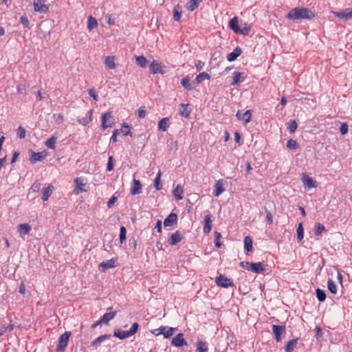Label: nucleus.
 Returning <instances> with one entry per match:
<instances>
[{
  "mask_svg": "<svg viewBox=\"0 0 352 352\" xmlns=\"http://www.w3.org/2000/svg\"><path fill=\"white\" fill-rule=\"evenodd\" d=\"M314 16V12L307 8H293L287 13V19L292 21L311 19Z\"/></svg>",
  "mask_w": 352,
  "mask_h": 352,
  "instance_id": "1",
  "label": "nucleus"
},
{
  "mask_svg": "<svg viewBox=\"0 0 352 352\" xmlns=\"http://www.w3.org/2000/svg\"><path fill=\"white\" fill-rule=\"evenodd\" d=\"M138 323L135 322L132 324L129 331H123L119 329H115L113 336L120 338V340H124L126 338L133 336L138 331Z\"/></svg>",
  "mask_w": 352,
  "mask_h": 352,
  "instance_id": "2",
  "label": "nucleus"
},
{
  "mask_svg": "<svg viewBox=\"0 0 352 352\" xmlns=\"http://www.w3.org/2000/svg\"><path fill=\"white\" fill-rule=\"evenodd\" d=\"M71 336L70 331H65L58 338V343L56 346V351H64L68 344L69 339Z\"/></svg>",
  "mask_w": 352,
  "mask_h": 352,
  "instance_id": "3",
  "label": "nucleus"
},
{
  "mask_svg": "<svg viewBox=\"0 0 352 352\" xmlns=\"http://www.w3.org/2000/svg\"><path fill=\"white\" fill-rule=\"evenodd\" d=\"M101 121V126L104 130L108 127H112L114 125L112 113L110 111L105 112L102 115Z\"/></svg>",
  "mask_w": 352,
  "mask_h": 352,
  "instance_id": "4",
  "label": "nucleus"
},
{
  "mask_svg": "<svg viewBox=\"0 0 352 352\" xmlns=\"http://www.w3.org/2000/svg\"><path fill=\"white\" fill-rule=\"evenodd\" d=\"M216 284L221 287L228 288L230 286H233V281L226 277L224 275H219L215 278Z\"/></svg>",
  "mask_w": 352,
  "mask_h": 352,
  "instance_id": "5",
  "label": "nucleus"
},
{
  "mask_svg": "<svg viewBox=\"0 0 352 352\" xmlns=\"http://www.w3.org/2000/svg\"><path fill=\"white\" fill-rule=\"evenodd\" d=\"M34 10L39 13H46L49 7L45 4V0H34L33 2Z\"/></svg>",
  "mask_w": 352,
  "mask_h": 352,
  "instance_id": "6",
  "label": "nucleus"
},
{
  "mask_svg": "<svg viewBox=\"0 0 352 352\" xmlns=\"http://www.w3.org/2000/svg\"><path fill=\"white\" fill-rule=\"evenodd\" d=\"M333 13L336 16L344 21H347L352 18L351 8H345L339 12H333Z\"/></svg>",
  "mask_w": 352,
  "mask_h": 352,
  "instance_id": "7",
  "label": "nucleus"
},
{
  "mask_svg": "<svg viewBox=\"0 0 352 352\" xmlns=\"http://www.w3.org/2000/svg\"><path fill=\"white\" fill-rule=\"evenodd\" d=\"M272 332L274 335V338L276 342L282 340L281 335L285 333V327L282 325H272Z\"/></svg>",
  "mask_w": 352,
  "mask_h": 352,
  "instance_id": "8",
  "label": "nucleus"
},
{
  "mask_svg": "<svg viewBox=\"0 0 352 352\" xmlns=\"http://www.w3.org/2000/svg\"><path fill=\"white\" fill-rule=\"evenodd\" d=\"M171 344L176 347H181L183 346H187L188 343L184 338V334L182 333H179L172 339Z\"/></svg>",
  "mask_w": 352,
  "mask_h": 352,
  "instance_id": "9",
  "label": "nucleus"
},
{
  "mask_svg": "<svg viewBox=\"0 0 352 352\" xmlns=\"http://www.w3.org/2000/svg\"><path fill=\"white\" fill-rule=\"evenodd\" d=\"M158 330L159 332L157 333V335L162 334L165 338H169L177 330V328L161 326L158 328Z\"/></svg>",
  "mask_w": 352,
  "mask_h": 352,
  "instance_id": "10",
  "label": "nucleus"
},
{
  "mask_svg": "<svg viewBox=\"0 0 352 352\" xmlns=\"http://www.w3.org/2000/svg\"><path fill=\"white\" fill-rule=\"evenodd\" d=\"M149 68H150L151 72L153 74H163L164 73V72L163 70V65H162L161 63L156 61V60L152 61V63L150 64Z\"/></svg>",
  "mask_w": 352,
  "mask_h": 352,
  "instance_id": "11",
  "label": "nucleus"
},
{
  "mask_svg": "<svg viewBox=\"0 0 352 352\" xmlns=\"http://www.w3.org/2000/svg\"><path fill=\"white\" fill-rule=\"evenodd\" d=\"M182 239V234L179 230H177L175 232L170 234L168 242L170 245L173 246L176 245L178 243H179Z\"/></svg>",
  "mask_w": 352,
  "mask_h": 352,
  "instance_id": "12",
  "label": "nucleus"
},
{
  "mask_svg": "<svg viewBox=\"0 0 352 352\" xmlns=\"http://www.w3.org/2000/svg\"><path fill=\"white\" fill-rule=\"evenodd\" d=\"M142 186L140 181L133 179L130 192L132 195H139L142 192Z\"/></svg>",
  "mask_w": 352,
  "mask_h": 352,
  "instance_id": "13",
  "label": "nucleus"
},
{
  "mask_svg": "<svg viewBox=\"0 0 352 352\" xmlns=\"http://www.w3.org/2000/svg\"><path fill=\"white\" fill-rule=\"evenodd\" d=\"M177 222V215L175 213L171 212L164 221V226L165 227L172 226Z\"/></svg>",
  "mask_w": 352,
  "mask_h": 352,
  "instance_id": "14",
  "label": "nucleus"
},
{
  "mask_svg": "<svg viewBox=\"0 0 352 352\" xmlns=\"http://www.w3.org/2000/svg\"><path fill=\"white\" fill-rule=\"evenodd\" d=\"M46 156V153L44 151L43 152H32V155L30 157V161L31 163L34 164L36 162H41L44 160Z\"/></svg>",
  "mask_w": 352,
  "mask_h": 352,
  "instance_id": "15",
  "label": "nucleus"
},
{
  "mask_svg": "<svg viewBox=\"0 0 352 352\" xmlns=\"http://www.w3.org/2000/svg\"><path fill=\"white\" fill-rule=\"evenodd\" d=\"M302 181L304 186L308 188L316 187V182L312 177L303 175Z\"/></svg>",
  "mask_w": 352,
  "mask_h": 352,
  "instance_id": "16",
  "label": "nucleus"
},
{
  "mask_svg": "<svg viewBox=\"0 0 352 352\" xmlns=\"http://www.w3.org/2000/svg\"><path fill=\"white\" fill-rule=\"evenodd\" d=\"M245 74L243 72H234L233 73V81L232 82V85H239L240 82H242L245 80Z\"/></svg>",
  "mask_w": 352,
  "mask_h": 352,
  "instance_id": "17",
  "label": "nucleus"
},
{
  "mask_svg": "<svg viewBox=\"0 0 352 352\" xmlns=\"http://www.w3.org/2000/svg\"><path fill=\"white\" fill-rule=\"evenodd\" d=\"M265 267L263 265L262 263L258 262V263H251L250 265V271L259 274L265 271Z\"/></svg>",
  "mask_w": 352,
  "mask_h": 352,
  "instance_id": "18",
  "label": "nucleus"
},
{
  "mask_svg": "<svg viewBox=\"0 0 352 352\" xmlns=\"http://www.w3.org/2000/svg\"><path fill=\"white\" fill-rule=\"evenodd\" d=\"M212 229V220L211 215L210 214H207L204 217V226L203 228V230L204 233L208 234Z\"/></svg>",
  "mask_w": 352,
  "mask_h": 352,
  "instance_id": "19",
  "label": "nucleus"
},
{
  "mask_svg": "<svg viewBox=\"0 0 352 352\" xmlns=\"http://www.w3.org/2000/svg\"><path fill=\"white\" fill-rule=\"evenodd\" d=\"M242 50L240 47L237 46L232 52L230 53L227 56V60L229 62L235 60L241 54Z\"/></svg>",
  "mask_w": 352,
  "mask_h": 352,
  "instance_id": "20",
  "label": "nucleus"
},
{
  "mask_svg": "<svg viewBox=\"0 0 352 352\" xmlns=\"http://www.w3.org/2000/svg\"><path fill=\"white\" fill-rule=\"evenodd\" d=\"M214 187L215 190L214 191V195L215 197H218L225 190V188L223 187V180L219 179L214 184Z\"/></svg>",
  "mask_w": 352,
  "mask_h": 352,
  "instance_id": "21",
  "label": "nucleus"
},
{
  "mask_svg": "<svg viewBox=\"0 0 352 352\" xmlns=\"http://www.w3.org/2000/svg\"><path fill=\"white\" fill-rule=\"evenodd\" d=\"M170 120L168 118H164L158 122V130L161 131H166L170 126Z\"/></svg>",
  "mask_w": 352,
  "mask_h": 352,
  "instance_id": "22",
  "label": "nucleus"
},
{
  "mask_svg": "<svg viewBox=\"0 0 352 352\" xmlns=\"http://www.w3.org/2000/svg\"><path fill=\"white\" fill-rule=\"evenodd\" d=\"M236 116L239 120H243L245 121V123H248L252 118L251 111L248 110L243 114H241L240 111H238Z\"/></svg>",
  "mask_w": 352,
  "mask_h": 352,
  "instance_id": "23",
  "label": "nucleus"
},
{
  "mask_svg": "<svg viewBox=\"0 0 352 352\" xmlns=\"http://www.w3.org/2000/svg\"><path fill=\"white\" fill-rule=\"evenodd\" d=\"M31 229V226L28 223H21L17 226V231L20 234H28Z\"/></svg>",
  "mask_w": 352,
  "mask_h": 352,
  "instance_id": "24",
  "label": "nucleus"
},
{
  "mask_svg": "<svg viewBox=\"0 0 352 352\" xmlns=\"http://www.w3.org/2000/svg\"><path fill=\"white\" fill-rule=\"evenodd\" d=\"M53 186L52 185H49L47 187L44 188L42 190V199L44 201L48 200L49 197L51 196L52 193Z\"/></svg>",
  "mask_w": 352,
  "mask_h": 352,
  "instance_id": "25",
  "label": "nucleus"
},
{
  "mask_svg": "<svg viewBox=\"0 0 352 352\" xmlns=\"http://www.w3.org/2000/svg\"><path fill=\"white\" fill-rule=\"evenodd\" d=\"M116 314H117V311H116L106 313L103 315V316L100 318V320L103 324H107L111 320L114 318Z\"/></svg>",
  "mask_w": 352,
  "mask_h": 352,
  "instance_id": "26",
  "label": "nucleus"
},
{
  "mask_svg": "<svg viewBox=\"0 0 352 352\" xmlns=\"http://www.w3.org/2000/svg\"><path fill=\"white\" fill-rule=\"evenodd\" d=\"M298 338H295L289 340L285 347V351L292 352L298 344Z\"/></svg>",
  "mask_w": 352,
  "mask_h": 352,
  "instance_id": "27",
  "label": "nucleus"
},
{
  "mask_svg": "<svg viewBox=\"0 0 352 352\" xmlns=\"http://www.w3.org/2000/svg\"><path fill=\"white\" fill-rule=\"evenodd\" d=\"M115 267V260L110 259L107 261H103L99 265V267H102L103 271H105L109 268Z\"/></svg>",
  "mask_w": 352,
  "mask_h": 352,
  "instance_id": "28",
  "label": "nucleus"
},
{
  "mask_svg": "<svg viewBox=\"0 0 352 352\" xmlns=\"http://www.w3.org/2000/svg\"><path fill=\"white\" fill-rule=\"evenodd\" d=\"M201 0H189L186 3V8L189 11H193L197 9Z\"/></svg>",
  "mask_w": 352,
  "mask_h": 352,
  "instance_id": "29",
  "label": "nucleus"
},
{
  "mask_svg": "<svg viewBox=\"0 0 352 352\" xmlns=\"http://www.w3.org/2000/svg\"><path fill=\"white\" fill-rule=\"evenodd\" d=\"M229 26L235 33H239L240 27L239 26V21L237 17H234L230 21Z\"/></svg>",
  "mask_w": 352,
  "mask_h": 352,
  "instance_id": "30",
  "label": "nucleus"
},
{
  "mask_svg": "<svg viewBox=\"0 0 352 352\" xmlns=\"http://www.w3.org/2000/svg\"><path fill=\"white\" fill-rule=\"evenodd\" d=\"M180 106L182 107V109L180 111V115L182 117H184L186 118H188L190 116V113L191 112V109L189 107V104H182Z\"/></svg>",
  "mask_w": 352,
  "mask_h": 352,
  "instance_id": "31",
  "label": "nucleus"
},
{
  "mask_svg": "<svg viewBox=\"0 0 352 352\" xmlns=\"http://www.w3.org/2000/svg\"><path fill=\"white\" fill-rule=\"evenodd\" d=\"M181 84L185 89H187L188 91H191L195 89L192 83L190 82V80L188 76L184 77L182 79Z\"/></svg>",
  "mask_w": 352,
  "mask_h": 352,
  "instance_id": "32",
  "label": "nucleus"
},
{
  "mask_svg": "<svg viewBox=\"0 0 352 352\" xmlns=\"http://www.w3.org/2000/svg\"><path fill=\"white\" fill-rule=\"evenodd\" d=\"M173 192L176 200L179 201L183 199V196L182 195L183 193V188L180 185H177L173 190Z\"/></svg>",
  "mask_w": 352,
  "mask_h": 352,
  "instance_id": "33",
  "label": "nucleus"
},
{
  "mask_svg": "<svg viewBox=\"0 0 352 352\" xmlns=\"http://www.w3.org/2000/svg\"><path fill=\"white\" fill-rule=\"evenodd\" d=\"M244 248L248 252L252 251V239L250 236L244 238Z\"/></svg>",
  "mask_w": 352,
  "mask_h": 352,
  "instance_id": "34",
  "label": "nucleus"
},
{
  "mask_svg": "<svg viewBox=\"0 0 352 352\" xmlns=\"http://www.w3.org/2000/svg\"><path fill=\"white\" fill-rule=\"evenodd\" d=\"M210 75L206 72L200 73L199 75H197L195 79V82L197 84L201 83L204 80H209L210 79Z\"/></svg>",
  "mask_w": 352,
  "mask_h": 352,
  "instance_id": "35",
  "label": "nucleus"
},
{
  "mask_svg": "<svg viewBox=\"0 0 352 352\" xmlns=\"http://www.w3.org/2000/svg\"><path fill=\"white\" fill-rule=\"evenodd\" d=\"M74 182L76 184V190L80 192H85L86 190L82 188L85 185V184L83 182V179L80 178H77L74 180ZM78 193V192H77Z\"/></svg>",
  "mask_w": 352,
  "mask_h": 352,
  "instance_id": "36",
  "label": "nucleus"
},
{
  "mask_svg": "<svg viewBox=\"0 0 352 352\" xmlns=\"http://www.w3.org/2000/svg\"><path fill=\"white\" fill-rule=\"evenodd\" d=\"M98 22L97 20L93 16H90L88 18L87 21V28L89 31H91L94 28L97 27Z\"/></svg>",
  "mask_w": 352,
  "mask_h": 352,
  "instance_id": "37",
  "label": "nucleus"
},
{
  "mask_svg": "<svg viewBox=\"0 0 352 352\" xmlns=\"http://www.w3.org/2000/svg\"><path fill=\"white\" fill-rule=\"evenodd\" d=\"M135 60L137 64L142 68L146 67L148 64V60L144 56H136Z\"/></svg>",
  "mask_w": 352,
  "mask_h": 352,
  "instance_id": "38",
  "label": "nucleus"
},
{
  "mask_svg": "<svg viewBox=\"0 0 352 352\" xmlns=\"http://www.w3.org/2000/svg\"><path fill=\"white\" fill-rule=\"evenodd\" d=\"M56 140L57 137H56L55 135H52L45 142V144L48 148L54 149Z\"/></svg>",
  "mask_w": 352,
  "mask_h": 352,
  "instance_id": "39",
  "label": "nucleus"
},
{
  "mask_svg": "<svg viewBox=\"0 0 352 352\" xmlns=\"http://www.w3.org/2000/svg\"><path fill=\"white\" fill-rule=\"evenodd\" d=\"M110 338H111V335H109V334H104V335L100 336L92 341L91 346H96L98 344L101 343L102 342L104 341L105 340L109 339Z\"/></svg>",
  "mask_w": 352,
  "mask_h": 352,
  "instance_id": "40",
  "label": "nucleus"
},
{
  "mask_svg": "<svg viewBox=\"0 0 352 352\" xmlns=\"http://www.w3.org/2000/svg\"><path fill=\"white\" fill-rule=\"evenodd\" d=\"M105 65L109 69H114L116 67V64L114 61L113 56H107L105 58Z\"/></svg>",
  "mask_w": 352,
  "mask_h": 352,
  "instance_id": "41",
  "label": "nucleus"
},
{
  "mask_svg": "<svg viewBox=\"0 0 352 352\" xmlns=\"http://www.w3.org/2000/svg\"><path fill=\"white\" fill-rule=\"evenodd\" d=\"M197 351L199 352H208V348L207 343L203 341H199L197 342Z\"/></svg>",
  "mask_w": 352,
  "mask_h": 352,
  "instance_id": "42",
  "label": "nucleus"
},
{
  "mask_svg": "<svg viewBox=\"0 0 352 352\" xmlns=\"http://www.w3.org/2000/svg\"><path fill=\"white\" fill-rule=\"evenodd\" d=\"M316 297L320 302H323L326 299L325 292L321 289L318 288L316 291Z\"/></svg>",
  "mask_w": 352,
  "mask_h": 352,
  "instance_id": "43",
  "label": "nucleus"
},
{
  "mask_svg": "<svg viewBox=\"0 0 352 352\" xmlns=\"http://www.w3.org/2000/svg\"><path fill=\"white\" fill-rule=\"evenodd\" d=\"M327 287L331 294H336L337 287L333 280L329 279L327 281Z\"/></svg>",
  "mask_w": 352,
  "mask_h": 352,
  "instance_id": "44",
  "label": "nucleus"
},
{
  "mask_svg": "<svg viewBox=\"0 0 352 352\" xmlns=\"http://www.w3.org/2000/svg\"><path fill=\"white\" fill-rule=\"evenodd\" d=\"M296 232H297V239L298 241H300L304 237V230H303L302 223L298 224V226L296 230Z\"/></svg>",
  "mask_w": 352,
  "mask_h": 352,
  "instance_id": "45",
  "label": "nucleus"
},
{
  "mask_svg": "<svg viewBox=\"0 0 352 352\" xmlns=\"http://www.w3.org/2000/svg\"><path fill=\"white\" fill-rule=\"evenodd\" d=\"M126 229L124 226H121L120 229V242L122 243L126 240Z\"/></svg>",
  "mask_w": 352,
  "mask_h": 352,
  "instance_id": "46",
  "label": "nucleus"
},
{
  "mask_svg": "<svg viewBox=\"0 0 352 352\" xmlns=\"http://www.w3.org/2000/svg\"><path fill=\"white\" fill-rule=\"evenodd\" d=\"M243 25H244V26L243 28H239L238 34H241L243 35H248L250 32L251 28L249 25H248L247 23H244Z\"/></svg>",
  "mask_w": 352,
  "mask_h": 352,
  "instance_id": "47",
  "label": "nucleus"
},
{
  "mask_svg": "<svg viewBox=\"0 0 352 352\" xmlns=\"http://www.w3.org/2000/svg\"><path fill=\"white\" fill-rule=\"evenodd\" d=\"M14 327V324L10 323L8 325H3L0 329V331L2 332V335H3L7 331H12Z\"/></svg>",
  "mask_w": 352,
  "mask_h": 352,
  "instance_id": "48",
  "label": "nucleus"
},
{
  "mask_svg": "<svg viewBox=\"0 0 352 352\" xmlns=\"http://www.w3.org/2000/svg\"><path fill=\"white\" fill-rule=\"evenodd\" d=\"M287 147L291 150H296L298 148V144L296 140L289 139L287 142Z\"/></svg>",
  "mask_w": 352,
  "mask_h": 352,
  "instance_id": "49",
  "label": "nucleus"
},
{
  "mask_svg": "<svg viewBox=\"0 0 352 352\" xmlns=\"http://www.w3.org/2000/svg\"><path fill=\"white\" fill-rule=\"evenodd\" d=\"M160 179H161V172L159 171L157 173L155 181H154V185L156 190H160L162 188V185L160 184Z\"/></svg>",
  "mask_w": 352,
  "mask_h": 352,
  "instance_id": "50",
  "label": "nucleus"
},
{
  "mask_svg": "<svg viewBox=\"0 0 352 352\" xmlns=\"http://www.w3.org/2000/svg\"><path fill=\"white\" fill-rule=\"evenodd\" d=\"M214 237H215V241L214 244L217 248H221V243L220 242V239L221 237V233L215 231L214 232Z\"/></svg>",
  "mask_w": 352,
  "mask_h": 352,
  "instance_id": "51",
  "label": "nucleus"
},
{
  "mask_svg": "<svg viewBox=\"0 0 352 352\" xmlns=\"http://www.w3.org/2000/svg\"><path fill=\"white\" fill-rule=\"evenodd\" d=\"M177 7H179L177 6ZM173 19L175 21H179L180 20V18H181V11H179V8H175L174 10H173Z\"/></svg>",
  "mask_w": 352,
  "mask_h": 352,
  "instance_id": "52",
  "label": "nucleus"
},
{
  "mask_svg": "<svg viewBox=\"0 0 352 352\" xmlns=\"http://www.w3.org/2000/svg\"><path fill=\"white\" fill-rule=\"evenodd\" d=\"M265 211L266 213V219L267 223L269 225H272L273 223V216L270 210H268L266 208H265Z\"/></svg>",
  "mask_w": 352,
  "mask_h": 352,
  "instance_id": "53",
  "label": "nucleus"
},
{
  "mask_svg": "<svg viewBox=\"0 0 352 352\" xmlns=\"http://www.w3.org/2000/svg\"><path fill=\"white\" fill-rule=\"evenodd\" d=\"M17 136L20 138V139H23L25 137V129L22 127V126H19L18 129H17Z\"/></svg>",
  "mask_w": 352,
  "mask_h": 352,
  "instance_id": "54",
  "label": "nucleus"
},
{
  "mask_svg": "<svg viewBox=\"0 0 352 352\" xmlns=\"http://www.w3.org/2000/svg\"><path fill=\"white\" fill-rule=\"evenodd\" d=\"M20 22L23 24V25L28 29H30V22L27 16H22L20 18Z\"/></svg>",
  "mask_w": 352,
  "mask_h": 352,
  "instance_id": "55",
  "label": "nucleus"
},
{
  "mask_svg": "<svg viewBox=\"0 0 352 352\" xmlns=\"http://www.w3.org/2000/svg\"><path fill=\"white\" fill-rule=\"evenodd\" d=\"M298 124L295 120H291L289 124L288 129L291 133H294L297 129Z\"/></svg>",
  "mask_w": 352,
  "mask_h": 352,
  "instance_id": "56",
  "label": "nucleus"
},
{
  "mask_svg": "<svg viewBox=\"0 0 352 352\" xmlns=\"http://www.w3.org/2000/svg\"><path fill=\"white\" fill-rule=\"evenodd\" d=\"M323 230H324V226L319 223H317L316 228L315 230V235L319 236L320 234H321V233Z\"/></svg>",
  "mask_w": 352,
  "mask_h": 352,
  "instance_id": "57",
  "label": "nucleus"
},
{
  "mask_svg": "<svg viewBox=\"0 0 352 352\" xmlns=\"http://www.w3.org/2000/svg\"><path fill=\"white\" fill-rule=\"evenodd\" d=\"M41 188V184L35 182L31 186L30 190L34 192H38Z\"/></svg>",
  "mask_w": 352,
  "mask_h": 352,
  "instance_id": "58",
  "label": "nucleus"
},
{
  "mask_svg": "<svg viewBox=\"0 0 352 352\" xmlns=\"http://www.w3.org/2000/svg\"><path fill=\"white\" fill-rule=\"evenodd\" d=\"M91 118H78V121L80 124L86 126L90 122H91Z\"/></svg>",
  "mask_w": 352,
  "mask_h": 352,
  "instance_id": "59",
  "label": "nucleus"
},
{
  "mask_svg": "<svg viewBox=\"0 0 352 352\" xmlns=\"http://www.w3.org/2000/svg\"><path fill=\"white\" fill-rule=\"evenodd\" d=\"M113 160L112 156L109 157L108 163L107 166V170L108 171H111L113 169Z\"/></svg>",
  "mask_w": 352,
  "mask_h": 352,
  "instance_id": "60",
  "label": "nucleus"
},
{
  "mask_svg": "<svg viewBox=\"0 0 352 352\" xmlns=\"http://www.w3.org/2000/svg\"><path fill=\"white\" fill-rule=\"evenodd\" d=\"M349 126L346 123H342L340 127V131L341 134L345 135L348 132Z\"/></svg>",
  "mask_w": 352,
  "mask_h": 352,
  "instance_id": "61",
  "label": "nucleus"
},
{
  "mask_svg": "<svg viewBox=\"0 0 352 352\" xmlns=\"http://www.w3.org/2000/svg\"><path fill=\"white\" fill-rule=\"evenodd\" d=\"M118 199L117 197L115 195H113L110 199L107 202V207L109 208H112V206L114 205V204L117 201Z\"/></svg>",
  "mask_w": 352,
  "mask_h": 352,
  "instance_id": "62",
  "label": "nucleus"
},
{
  "mask_svg": "<svg viewBox=\"0 0 352 352\" xmlns=\"http://www.w3.org/2000/svg\"><path fill=\"white\" fill-rule=\"evenodd\" d=\"M146 116V109L145 107L142 106L138 109V117L140 118H144Z\"/></svg>",
  "mask_w": 352,
  "mask_h": 352,
  "instance_id": "63",
  "label": "nucleus"
},
{
  "mask_svg": "<svg viewBox=\"0 0 352 352\" xmlns=\"http://www.w3.org/2000/svg\"><path fill=\"white\" fill-rule=\"evenodd\" d=\"M250 265H251V263H249L248 261H241L239 263L240 267H241L243 269H245L248 271H250Z\"/></svg>",
  "mask_w": 352,
  "mask_h": 352,
  "instance_id": "64",
  "label": "nucleus"
}]
</instances>
